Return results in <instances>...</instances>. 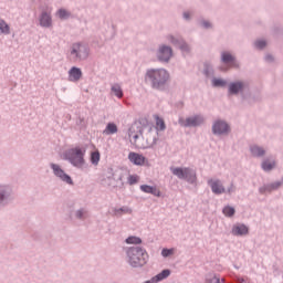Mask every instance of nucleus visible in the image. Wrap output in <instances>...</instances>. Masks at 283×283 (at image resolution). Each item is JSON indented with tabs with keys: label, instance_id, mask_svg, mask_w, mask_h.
Returning <instances> with one entry per match:
<instances>
[{
	"label": "nucleus",
	"instance_id": "nucleus-3",
	"mask_svg": "<svg viewBox=\"0 0 283 283\" xmlns=\"http://www.w3.org/2000/svg\"><path fill=\"white\" fill-rule=\"evenodd\" d=\"M65 160H69L73 167L81 169L85 165V149L81 147L71 148L64 154Z\"/></svg>",
	"mask_w": 283,
	"mask_h": 283
},
{
	"label": "nucleus",
	"instance_id": "nucleus-31",
	"mask_svg": "<svg viewBox=\"0 0 283 283\" xmlns=\"http://www.w3.org/2000/svg\"><path fill=\"white\" fill-rule=\"evenodd\" d=\"M57 17L60 19H67V17H70V12L65 11V9H60L57 11Z\"/></svg>",
	"mask_w": 283,
	"mask_h": 283
},
{
	"label": "nucleus",
	"instance_id": "nucleus-22",
	"mask_svg": "<svg viewBox=\"0 0 283 283\" xmlns=\"http://www.w3.org/2000/svg\"><path fill=\"white\" fill-rule=\"evenodd\" d=\"M222 213L226 214L227 218H233V216H235V208L227 206L223 208Z\"/></svg>",
	"mask_w": 283,
	"mask_h": 283
},
{
	"label": "nucleus",
	"instance_id": "nucleus-19",
	"mask_svg": "<svg viewBox=\"0 0 283 283\" xmlns=\"http://www.w3.org/2000/svg\"><path fill=\"white\" fill-rule=\"evenodd\" d=\"M0 34H10V24L0 18Z\"/></svg>",
	"mask_w": 283,
	"mask_h": 283
},
{
	"label": "nucleus",
	"instance_id": "nucleus-39",
	"mask_svg": "<svg viewBox=\"0 0 283 283\" xmlns=\"http://www.w3.org/2000/svg\"><path fill=\"white\" fill-rule=\"evenodd\" d=\"M271 60H273V57L271 55H268L266 61H271Z\"/></svg>",
	"mask_w": 283,
	"mask_h": 283
},
{
	"label": "nucleus",
	"instance_id": "nucleus-4",
	"mask_svg": "<svg viewBox=\"0 0 283 283\" xmlns=\"http://www.w3.org/2000/svg\"><path fill=\"white\" fill-rule=\"evenodd\" d=\"M171 174L177 176L180 180L193 181L196 180V172L190 168H170Z\"/></svg>",
	"mask_w": 283,
	"mask_h": 283
},
{
	"label": "nucleus",
	"instance_id": "nucleus-25",
	"mask_svg": "<svg viewBox=\"0 0 283 283\" xmlns=\"http://www.w3.org/2000/svg\"><path fill=\"white\" fill-rule=\"evenodd\" d=\"M169 275H171V272L169 270H164L155 276V280L157 282H161V280H166V277H169Z\"/></svg>",
	"mask_w": 283,
	"mask_h": 283
},
{
	"label": "nucleus",
	"instance_id": "nucleus-15",
	"mask_svg": "<svg viewBox=\"0 0 283 283\" xmlns=\"http://www.w3.org/2000/svg\"><path fill=\"white\" fill-rule=\"evenodd\" d=\"M140 190L144 191V193H151L153 196L160 198V190H158L156 187L142 185Z\"/></svg>",
	"mask_w": 283,
	"mask_h": 283
},
{
	"label": "nucleus",
	"instance_id": "nucleus-23",
	"mask_svg": "<svg viewBox=\"0 0 283 283\" xmlns=\"http://www.w3.org/2000/svg\"><path fill=\"white\" fill-rule=\"evenodd\" d=\"M118 132V127L114 123L107 124L104 134H116Z\"/></svg>",
	"mask_w": 283,
	"mask_h": 283
},
{
	"label": "nucleus",
	"instance_id": "nucleus-26",
	"mask_svg": "<svg viewBox=\"0 0 283 283\" xmlns=\"http://www.w3.org/2000/svg\"><path fill=\"white\" fill-rule=\"evenodd\" d=\"M280 182H274L270 186H268L266 188H261L260 189V192L261 193H266V191L271 192V191H274V189H277L280 187Z\"/></svg>",
	"mask_w": 283,
	"mask_h": 283
},
{
	"label": "nucleus",
	"instance_id": "nucleus-20",
	"mask_svg": "<svg viewBox=\"0 0 283 283\" xmlns=\"http://www.w3.org/2000/svg\"><path fill=\"white\" fill-rule=\"evenodd\" d=\"M261 167H262L263 171H271V169H273L275 167V161H273V160L271 161L269 159H265L262 163Z\"/></svg>",
	"mask_w": 283,
	"mask_h": 283
},
{
	"label": "nucleus",
	"instance_id": "nucleus-10",
	"mask_svg": "<svg viewBox=\"0 0 283 283\" xmlns=\"http://www.w3.org/2000/svg\"><path fill=\"white\" fill-rule=\"evenodd\" d=\"M157 56L160 61L167 62L174 56V51L171 48L164 45L158 50Z\"/></svg>",
	"mask_w": 283,
	"mask_h": 283
},
{
	"label": "nucleus",
	"instance_id": "nucleus-30",
	"mask_svg": "<svg viewBox=\"0 0 283 283\" xmlns=\"http://www.w3.org/2000/svg\"><path fill=\"white\" fill-rule=\"evenodd\" d=\"M128 185H137L138 180H140V177L138 175H130L127 178Z\"/></svg>",
	"mask_w": 283,
	"mask_h": 283
},
{
	"label": "nucleus",
	"instance_id": "nucleus-37",
	"mask_svg": "<svg viewBox=\"0 0 283 283\" xmlns=\"http://www.w3.org/2000/svg\"><path fill=\"white\" fill-rule=\"evenodd\" d=\"M77 218H83V210L77 211Z\"/></svg>",
	"mask_w": 283,
	"mask_h": 283
},
{
	"label": "nucleus",
	"instance_id": "nucleus-32",
	"mask_svg": "<svg viewBox=\"0 0 283 283\" xmlns=\"http://www.w3.org/2000/svg\"><path fill=\"white\" fill-rule=\"evenodd\" d=\"M163 258H169V255H174V249H164L161 251Z\"/></svg>",
	"mask_w": 283,
	"mask_h": 283
},
{
	"label": "nucleus",
	"instance_id": "nucleus-38",
	"mask_svg": "<svg viewBox=\"0 0 283 283\" xmlns=\"http://www.w3.org/2000/svg\"><path fill=\"white\" fill-rule=\"evenodd\" d=\"M185 19H189V12L184 13Z\"/></svg>",
	"mask_w": 283,
	"mask_h": 283
},
{
	"label": "nucleus",
	"instance_id": "nucleus-21",
	"mask_svg": "<svg viewBox=\"0 0 283 283\" xmlns=\"http://www.w3.org/2000/svg\"><path fill=\"white\" fill-rule=\"evenodd\" d=\"M91 163L92 165H98L101 163V151L95 150L91 153Z\"/></svg>",
	"mask_w": 283,
	"mask_h": 283
},
{
	"label": "nucleus",
	"instance_id": "nucleus-5",
	"mask_svg": "<svg viewBox=\"0 0 283 283\" xmlns=\"http://www.w3.org/2000/svg\"><path fill=\"white\" fill-rule=\"evenodd\" d=\"M205 119L200 116H192L186 119H179V124L182 127H198V125H202Z\"/></svg>",
	"mask_w": 283,
	"mask_h": 283
},
{
	"label": "nucleus",
	"instance_id": "nucleus-41",
	"mask_svg": "<svg viewBox=\"0 0 283 283\" xmlns=\"http://www.w3.org/2000/svg\"><path fill=\"white\" fill-rule=\"evenodd\" d=\"M0 200H3V195H0Z\"/></svg>",
	"mask_w": 283,
	"mask_h": 283
},
{
	"label": "nucleus",
	"instance_id": "nucleus-11",
	"mask_svg": "<svg viewBox=\"0 0 283 283\" xmlns=\"http://www.w3.org/2000/svg\"><path fill=\"white\" fill-rule=\"evenodd\" d=\"M213 134H227L229 132V124L223 120H217L212 126Z\"/></svg>",
	"mask_w": 283,
	"mask_h": 283
},
{
	"label": "nucleus",
	"instance_id": "nucleus-17",
	"mask_svg": "<svg viewBox=\"0 0 283 283\" xmlns=\"http://www.w3.org/2000/svg\"><path fill=\"white\" fill-rule=\"evenodd\" d=\"M40 25L43 28H50L52 25V18L46 12L42 13L40 18Z\"/></svg>",
	"mask_w": 283,
	"mask_h": 283
},
{
	"label": "nucleus",
	"instance_id": "nucleus-18",
	"mask_svg": "<svg viewBox=\"0 0 283 283\" xmlns=\"http://www.w3.org/2000/svg\"><path fill=\"white\" fill-rule=\"evenodd\" d=\"M244 87V84L242 82L232 83L229 86L230 94H238V92H241V90Z\"/></svg>",
	"mask_w": 283,
	"mask_h": 283
},
{
	"label": "nucleus",
	"instance_id": "nucleus-13",
	"mask_svg": "<svg viewBox=\"0 0 283 283\" xmlns=\"http://www.w3.org/2000/svg\"><path fill=\"white\" fill-rule=\"evenodd\" d=\"M83 76V72L81 71V69L73 66L70 71H69V81L76 83L77 81H81V77Z\"/></svg>",
	"mask_w": 283,
	"mask_h": 283
},
{
	"label": "nucleus",
	"instance_id": "nucleus-36",
	"mask_svg": "<svg viewBox=\"0 0 283 283\" xmlns=\"http://www.w3.org/2000/svg\"><path fill=\"white\" fill-rule=\"evenodd\" d=\"M120 211H123L124 213H129L132 210L130 209L122 208Z\"/></svg>",
	"mask_w": 283,
	"mask_h": 283
},
{
	"label": "nucleus",
	"instance_id": "nucleus-16",
	"mask_svg": "<svg viewBox=\"0 0 283 283\" xmlns=\"http://www.w3.org/2000/svg\"><path fill=\"white\" fill-rule=\"evenodd\" d=\"M155 123H156V130L157 132H165L167 129V125L165 124V119H163L160 116L155 115Z\"/></svg>",
	"mask_w": 283,
	"mask_h": 283
},
{
	"label": "nucleus",
	"instance_id": "nucleus-27",
	"mask_svg": "<svg viewBox=\"0 0 283 283\" xmlns=\"http://www.w3.org/2000/svg\"><path fill=\"white\" fill-rule=\"evenodd\" d=\"M112 92L117 96V98H123V88L118 84L112 86Z\"/></svg>",
	"mask_w": 283,
	"mask_h": 283
},
{
	"label": "nucleus",
	"instance_id": "nucleus-40",
	"mask_svg": "<svg viewBox=\"0 0 283 283\" xmlns=\"http://www.w3.org/2000/svg\"><path fill=\"white\" fill-rule=\"evenodd\" d=\"M205 28H209V23H205Z\"/></svg>",
	"mask_w": 283,
	"mask_h": 283
},
{
	"label": "nucleus",
	"instance_id": "nucleus-2",
	"mask_svg": "<svg viewBox=\"0 0 283 283\" xmlns=\"http://www.w3.org/2000/svg\"><path fill=\"white\" fill-rule=\"evenodd\" d=\"M155 90H160L169 81V73L165 69L150 70L146 74Z\"/></svg>",
	"mask_w": 283,
	"mask_h": 283
},
{
	"label": "nucleus",
	"instance_id": "nucleus-28",
	"mask_svg": "<svg viewBox=\"0 0 283 283\" xmlns=\"http://www.w3.org/2000/svg\"><path fill=\"white\" fill-rule=\"evenodd\" d=\"M143 240L138 237H128L126 239V244H142Z\"/></svg>",
	"mask_w": 283,
	"mask_h": 283
},
{
	"label": "nucleus",
	"instance_id": "nucleus-6",
	"mask_svg": "<svg viewBox=\"0 0 283 283\" xmlns=\"http://www.w3.org/2000/svg\"><path fill=\"white\" fill-rule=\"evenodd\" d=\"M54 175L57 178H61L63 180V182H66V185H74V181L72 180V177H70L67 174H65V171H63V169H61V167L56 164H52L51 165Z\"/></svg>",
	"mask_w": 283,
	"mask_h": 283
},
{
	"label": "nucleus",
	"instance_id": "nucleus-34",
	"mask_svg": "<svg viewBox=\"0 0 283 283\" xmlns=\"http://www.w3.org/2000/svg\"><path fill=\"white\" fill-rule=\"evenodd\" d=\"M208 283H220V277L213 276L212 279L209 280Z\"/></svg>",
	"mask_w": 283,
	"mask_h": 283
},
{
	"label": "nucleus",
	"instance_id": "nucleus-33",
	"mask_svg": "<svg viewBox=\"0 0 283 283\" xmlns=\"http://www.w3.org/2000/svg\"><path fill=\"white\" fill-rule=\"evenodd\" d=\"M255 48H258V50H263V48H266V41H264V40L256 41Z\"/></svg>",
	"mask_w": 283,
	"mask_h": 283
},
{
	"label": "nucleus",
	"instance_id": "nucleus-14",
	"mask_svg": "<svg viewBox=\"0 0 283 283\" xmlns=\"http://www.w3.org/2000/svg\"><path fill=\"white\" fill-rule=\"evenodd\" d=\"M249 227L242 223H238L232 228V235H248Z\"/></svg>",
	"mask_w": 283,
	"mask_h": 283
},
{
	"label": "nucleus",
	"instance_id": "nucleus-24",
	"mask_svg": "<svg viewBox=\"0 0 283 283\" xmlns=\"http://www.w3.org/2000/svg\"><path fill=\"white\" fill-rule=\"evenodd\" d=\"M251 154L256 156V157H260V156H264L265 151L260 146H252L251 147Z\"/></svg>",
	"mask_w": 283,
	"mask_h": 283
},
{
	"label": "nucleus",
	"instance_id": "nucleus-35",
	"mask_svg": "<svg viewBox=\"0 0 283 283\" xmlns=\"http://www.w3.org/2000/svg\"><path fill=\"white\" fill-rule=\"evenodd\" d=\"M169 39H170V43H174L175 45L180 43V41L176 40V38H174V35H170Z\"/></svg>",
	"mask_w": 283,
	"mask_h": 283
},
{
	"label": "nucleus",
	"instance_id": "nucleus-1",
	"mask_svg": "<svg viewBox=\"0 0 283 283\" xmlns=\"http://www.w3.org/2000/svg\"><path fill=\"white\" fill-rule=\"evenodd\" d=\"M127 255L130 266H134L135 269H137L138 266H145L149 258L147 251L139 247L129 248L127 251Z\"/></svg>",
	"mask_w": 283,
	"mask_h": 283
},
{
	"label": "nucleus",
	"instance_id": "nucleus-29",
	"mask_svg": "<svg viewBox=\"0 0 283 283\" xmlns=\"http://www.w3.org/2000/svg\"><path fill=\"white\" fill-rule=\"evenodd\" d=\"M212 85L214 87H224V85H227V82L224 80H221V78H214L212 81Z\"/></svg>",
	"mask_w": 283,
	"mask_h": 283
},
{
	"label": "nucleus",
	"instance_id": "nucleus-43",
	"mask_svg": "<svg viewBox=\"0 0 283 283\" xmlns=\"http://www.w3.org/2000/svg\"><path fill=\"white\" fill-rule=\"evenodd\" d=\"M241 283H247V282H244V280H242V282Z\"/></svg>",
	"mask_w": 283,
	"mask_h": 283
},
{
	"label": "nucleus",
	"instance_id": "nucleus-12",
	"mask_svg": "<svg viewBox=\"0 0 283 283\" xmlns=\"http://www.w3.org/2000/svg\"><path fill=\"white\" fill-rule=\"evenodd\" d=\"M221 61L222 63L230 65V67H238V62H235V57L229 52H223L221 54Z\"/></svg>",
	"mask_w": 283,
	"mask_h": 283
},
{
	"label": "nucleus",
	"instance_id": "nucleus-7",
	"mask_svg": "<svg viewBox=\"0 0 283 283\" xmlns=\"http://www.w3.org/2000/svg\"><path fill=\"white\" fill-rule=\"evenodd\" d=\"M128 160L133 163V165H136L137 167H143L145 165H148V160L145 158V156L138 154V153H129L128 154Z\"/></svg>",
	"mask_w": 283,
	"mask_h": 283
},
{
	"label": "nucleus",
	"instance_id": "nucleus-9",
	"mask_svg": "<svg viewBox=\"0 0 283 283\" xmlns=\"http://www.w3.org/2000/svg\"><path fill=\"white\" fill-rule=\"evenodd\" d=\"M208 185L211 187L212 192H214L217 196H220V193H224V191H227L222 185V181L219 179H209Z\"/></svg>",
	"mask_w": 283,
	"mask_h": 283
},
{
	"label": "nucleus",
	"instance_id": "nucleus-42",
	"mask_svg": "<svg viewBox=\"0 0 283 283\" xmlns=\"http://www.w3.org/2000/svg\"><path fill=\"white\" fill-rule=\"evenodd\" d=\"M134 138H138V135L133 136Z\"/></svg>",
	"mask_w": 283,
	"mask_h": 283
},
{
	"label": "nucleus",
	"instance_id": "nucleus-8",
	"mask_svg": "<svg viewBox=\"0 0 283 283\" xmlns=\"http://www.w3.org/2000/svg\"><path fill=\"white\" fill-rule=\"evenodd\" d=\"M71 54L74 60L85 59L87 57V48L83 46L82 44H74Z\"/></svg>",
	"mask_w": 283,
	"mask_h": 283
},
{
	"label": "nucleus",
	"instance_id": "nucleus-44",
	"mask_svg": "<svg viewBox=\"0 0 283 283\" xmlns=\"http://www.w3.org/2000/svg\"><path fill=\"white\" fill-rule=\"evenodd\" d=\"M221 70H227V69H221Z\"/></svg>",
	"mask_w": 283,
	"mask_h": 283
}]
</instances>
